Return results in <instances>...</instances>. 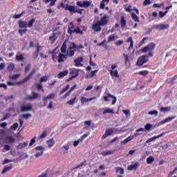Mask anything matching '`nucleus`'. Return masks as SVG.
Instances as JSON below:
<instances>
[{"mask_svg": "<svg viewBox=\"0 0 177 177\" xmlns=\"http://www.w3.org/2000/svg\"><path fill=\"white\" fill-rule=\"evenodd\" d=\"M34 74H35V69H32V71L29 73V75L26 78H24L22 81L17 82V83H14L12 82H7V85H8V86H12L13 85H21V84H24V82H27V81H28V80H30V78H31V77H32Z\"/></svg>", "mask_w": 177, "mask_h": 177, "instance_id": "f257e3e1", "label": "nucleus"}, {"mask_svg": "<svg viewBox=\"0 0 177 177\" xmlns=\"http://www.w3.org/2000/svg\"><path fill=\"white\" fill-rule=\"evenodd\" d=\"M68 55L59 53L58 55V63L64 62V59L66 60Z\"/></svg>", "mask_w": 177, "mask_h": 177, "instance_id": "f3484780", "label": "nucleus"}, {"mask_svg": "<svg viewBox=\"0 0 177 177\" xmlns=\"http://www.w3.org/2000/svg\"><path fill=\"white\" fill-rule=\"evenodd\" d=\"M109 15H104L98 22H100L102 26H107V24H109Z\"/></svg>", "mask_w": 177, "mask_h": 177, "instance_id": "1a4fd4ad", "label": "nucleus"}, {"mask_svg": "<svg viewBox=\"0 0 177 177\" xmlns=\"http://www.w3.org/2000/svg\"><path fill=\"white\" fill-rule=\"evenodd\" d=\"M47 145H48V147H50V148L52 147L53 146L55 145V140H53V138L48 140L47 141Z\"/></svg>", "mask_w": 177, "mask_h": 177, "instance_id": "e433bc0d", "label": "nucleus"}, {"mask_svg": "<svg viewBox=\"0 0 177 177\" xmlns=\"http://www.w3.org/2000/svg\"><path fill=\"white\" fill-rule=\"evenodd\" d=\"M31 110H32V106L31 105L21 106V113H24L26 111H31Z\"/></svg>", "mask_w": 177, "mask_h": 177, "instance_id": "412c9836", "label": "nucleus"}, {"mask_svg": "<svg viewBox=\"0 0 177 177\" xmlns=\"http://www.w3.org/2000/svg\"><path fill=\"white\" fill-rule=\"evenodd\" d=\"M70 146H71V142H68L66 145H64L62 147V149H64V150H66V151H67V150L70 149Z\"/></svg>", "mask_w": 177, "mask_h": 177, "instance_id": "09e8293b", "label": "nucleus"}, {"mask_svg": "<svg viewBox=\"0 0 177 177\" xmlns=\"http://www.w3.org/2000/svg\"><path fill=\"white\" fill-rule=\"evenodd\" d=\"M66 50H67V44H66V41H64L61 47L62 53H66Z\"/></svg>", "mask_w": 177, "mask_h": 177, "instance_id": "c9c22d12", "label": "nucleus"}, {"mask_svg": "<svg viewBox=\"0 0 177 177\" xmlns=\"http://www.w3.org/2000/svg\"><path fill=\"white\" fill-rule=\"evenodd\" d=\"M35 150L37 151L35 156H42L44 154V151H45V148L44 147H36Z\"/></svg>", "mask_w": 177, "mask_h": 177, "instance_id": "ddd939ff", "label": "nucleus"}, {"mask_svg": "<svg viewBox=\"0 0 177 177\" xmlns=\"http://www.w3.org/2000/svg\"><path fill=\"white\" fill-rule=\"evenodd\" d=\"M27 146H28V142H24L22 143H19L17 147V149H24L25 147H27Z\"/></svg>", "mask_w": 177, "mask_h": 177, "instance_id": "7c9ffc66", "label": "nucleus"}, {"mask_svg": "<svg viewBox=\"0 0 177 177\" xmlns=\"http://www.w3.org/2000/svg\"><path fill=\"white\" fill-rule=\"evenodd\" d=\"M76 5L80 8H89L91 6V1H77Z\"/></svg>", "mask_w": 177, "mask_h": 177, "instance_id": "423d86ee", "label": "nucleus"}, {"mask_svg": "<svg viewBox=\"0 0 177 177\" xmlns=\"http://www.w3.org/2000/svg\"><path fill=\"white\" fill-rule=\"evenodd\" d=\"M97 71H99V70L96 69L95 71H93L90 73L89 75L87 76V78H93V77L95 75H96V73H97Z\"/></svg>", "mask_w": 177, "mask_h": 177, "instance_id": "79ce46f5", "label": "nucleus"}, {"mask_svg": "<svg viewBox=\"0 0 177 177\" xmlns=\"http://www.w3.org/2000/svg\"><path fill=\"white\" fill-rule=\"evenodd\" d=\"M69 51L67 52L68 55L67 56H69V57H73L75 53V50L74 49H68Z\"/></svg>", "mask_w": 177, "mask_h": 177, "instance_id": "58836bf2", "label": "nucleus"}, {"mask_svg": "<svg viewBox=\"0 0 177 177\" xmlns=\"http://www.w3.org/2000/svg\"><path fill=\"white\" fill-rule=\"evenodd\" d=\"M68 89H70V84L66 85L63 89L60 91V95H63V93H64V92L66 91H68Z\"/></svg>", "mask_w": 177, "mask_h": 177, "instance_id": "49530a36", "label": "nucleus"}, {"mask_svg": "<svg viewBox=\"0 0 177 177\" xmlns=\"http://www.w3.org/2000/svg\"><path fill=\"white\" fill-rule=\"evenodd\" d=\"M10 113H6L4 117L1 119V121H5L6 120L10 118Z\"/></svg>", "mask_w": 177, "mask_h": 177, "instance_id": "680f3d73", "label": "nucleus"}, {"mask_svg": "<svg viewBox=\"0 0 177 177\" xmlns=\"http://www.w3.org/2000/svg\"><path fill=\"white\" fill-rule=\"evenodd\" d=\"M12 168H13V167H12V166H6L3 169L1 174H6V172H9V171H10V169H12Z\"/></svg>", "mask_w": 177, "mask_h": 177, "instance_id": "f704fd0d", "label": "nucleus"}, {"mask_svg": "<svg viewBox=\"0 0 177 177\" xmlns=\"http://www.w3.org/2000/svg\"><path fill=\"white\" fill-rule=\"evenodd\" d=\"M27 156H17L13 160L14 162H21L23 160H26Z\"/></svg>", "mask_w": 177, "mask_h": 177, "instance_id": "2eb2a0df", "label": "nucleus"}, {"mask_svg": "<svg viewBox=\"0 0 177 177\" xmlns=\"http://www.w3.org/2000/svg\"><path fill=\"white\" fill-rule=\"evenodd\" d=\"M17 128H19V123H14L13 125L11 126V129H12V131H16Z\"/></svg>", "mask_w": 177, "mask_h": 177, "instance_id": "13d9d810", "label": "nucleus"}, {"mask_svg": "<svg viewBox=\"0 0 177 177\" xmlns=\"http://www.w3.org/2000/svg\"><path fill=\"white\" fill-rule=\"evenodd\" d=\"M7 68L10 73H12V71H13L15 70V64L14 63H8Z\"/></svg>", "mask_w": 177, "mask_h": 177, "instance_id": "2f4dec72", "label": "nucleus"}, {"mask_svg": "<svg viewBox=\"0 0 177 177\" xmlns=\"http://www.w3.org/2000/svg\"><path fill=\"white\" fill-rule=\"evenodd\" d=\"M19 28H27L28 26V24L26 21H21L19 20Z\"/></svg>", "mask_w": 177, "mask_h": 177, "instance_id": "393cba45", "label": "nucleus"}, {"mask_svg": "<svg viewBox=\"0 0 177 177\" xmlns=\"http://www.w3.org/2000/svg\"><path fill=\"white\" fill-rule=\"evenodd\" d=\"M149 62V58L147 55H142L138 58L136 62V66L138 67H142L143 64L147 63Z\"/></svg>", "mask_w": 177, "mask_h": 177, "instance_id": "7ed1b4c3", "label": "nucleus"}, {"mask_svg": "<svg viewBox=\"0 0 177 177\" xmlns=\"http://www.w3.org/2000/svg\"><path fill=\"white\" fill-rule=\"evenodd\" d=\"M19 77H20V75L19 74H15L14 75L10 76L9 78L10 80H17V78H19Z\"/></svg>", "mask_w": 177, "mask_h": 177, "instance_id": "338daca9", "label": "nucleus"}, {"mask_svg": "<svg viewBox=\"0 0 177 177\" xmlns=\"http://www.w3.org/2000/svg\"><path fill=\"white\" fill-rule=\"evenodd\" d=\"M140 75H142L143 77H146L149 74V71H142L138 73Z\"/></svg>", "mask_w": 177, "mask_h": 177, "instance_id": "864d4df0", "label": "nucleus"}, {"mask_svg": "<svg viewBox=\"0 0 177 177\" xmlns=\"http://www.w3.org/2000/svg\"><path fill=\"white\" fill-rule=\"evenodd\" d=\"M139 167V163H136L134 165H131L127 167L128 171H136Z\"/></svg>", "mask_w": 177, "mask_h": 177, "instance_id": "5701e85b", "label": "nucleus"}, {"mask_svg": "<svg viewBox=\"0 0 177 177\" xmlns=\"http://www.w3.org/2000/svg\"><path fill=\"white\" fill-rule=\"evenodd\" d=\"M69 75L71 77L66 80V82H70V81H72V80H74V78H77L78 75H80V69L75 68H69Z\"/></svg>", "mask_w": 177, "mask_h": 177, "instance_id": "f03ea898", "label": "nucleus"}, {"mask_svg": "<svg viewBox=\"0 0 177 177\" xmlns=\"http://www.w3.org/2000/svg\"><path fill=\"white\" fill-rule=\"evenodd\" d=\"M115 169L116 174H120V175H122L124 174V168L116 167Z\"/></svg>", "mask_w": 177, "mask_h": 177, "instance_id": "37998d69", "label": "nucleus"}, {"mask_svg": "<svg viewBox=\"0 0 177 177\" xmlns=\"http://www.w3.org/2000/svg\"><path fill=\"white\" fill-rule=\"evenodd\" d=\"M122 113H124L127 117H131V111H129V109L122 110Z\"/></svg>", "mask_w": 177, "mask_h": 177, "instance_id": "603ef678", "label": "nucleus"}, {"mask_svg": "<svg viewBox=\"0 0 177 177\" xmlns=\"http://www.w3.org/2000/svg\"><path fill=\"white\" fill-rule=\"evenodd\" d=\"M131 19H133L134 21H136L137 23H139V21H140V19H139V17L136 15L135 12H131Z\"/></svg>", "mask_w": 177, "mask_h": 177, "instance_id": "c756f323", "label": "nucleus"}, {"mask_svg": "<svg viewBox=\"0 0 177 177\" xmlns=\"http://www.w3.org/2000/svg\"><path fill=\"white\" fill-rule=\"evenodd\" d=\"M113 153V151L109 150V151H105L102 152L103 156H110V154Z\"/></svg>", "mask_w": 177, "mask_h": 177, "instance_id": "0e129e2a", "label": "nucleus"}, {"mask_svg": "<svg viewBox=\"0 0 177 177\" xmlns=\"http://www.w3.org/2000/svg\"><path fill=\"white\" fill-rule=\"evenodd\" d=\"M170 110H171V108H169V106L161 107L160 109L161 113H167V112L169 111Z\"/></svg>", "mask_w": 177, "mask_h": 177, "instance_id": "c03bdc74", "label": "nucleus"}, {"mask_svg": "<svg viewBox=\"0 0 177 177\" xmlns=\"http://www.w3.org/2000/svg\"><path fill=\"white\" fill-rule=\"evenodd\" d=\"M15 60L17 62H24V54L21 53L19 55H16Z\"/></svg>", "mask_w": 177, "mask_h": 177, "instance_id": "a878e982", "label": "nucleus"}, {"mask_svg": "<svg viewBox=\"0 0 177 177\" xmlns=\"http://www.w3.org/2000/svg\"><path fill=\"white\" fill-rule=\"evenodd\" d=\"M47 99H55V93H52L48 95V96H46V97H44L43 102H45V100H46Z\"/></svg>", "mask_w": 177, "mask_h": 177, "instance_id": "a19ab883", "label": "nucleus"}, {"mask_svg": "<svg viewBox=\"0 0 177 177\" xmlns=\"http://www.w3.org/2000/svg\"><path fill=\"white\" fill-rule=\"evenodd\" d=\"M174 118H175V117L167 118L165 120L161 121L160 124H161V125H162L163 124H167V122H169L172 121V120H174Z\"/></svg>", "mask_w": 177, "mask_h": 177, "instance_id": "72a5a7b5", "label": "nucleus"}, {"mask_svg": "<svg viewBox=\"0 0 177 177\" xmlns=\"http://www.w3.org/2000/svg\"><path fill=\"white\" fill-rule=\"evenodd\" d=\"M32 117V115L31 113H26V114H22L21 118H24L25 120H28V118Z\"/></svg>", "mask_w": 177, "mask_h": 177, "instance_id": "de8ad7c7", "label": "nucleus"}, {"mask_svg": "<svg viewBox=\"0 0 177 177\" xmlns=\"http://www.w3.org/2000/svg\"><path fill=\"white\" fill-rule=\"evenodd\" d=\"M120 26L121 28H125V27H127V19H125V17H124V15H122L120 17Z\"/></svg>", "mask_w": 177, "mask_h": 177, "instance_id": "a211bd4d", "label": "nucleus"}, {"mask_svg": "<svg viewBox=\"0 0 177 177\" xmlns=\"http://www.w3.org/2000/svg\"><path fill=\"white\" fill-rule=\"evenodd\" d=\"M117 64H113L111 66V70L109 71V73L111 77H115V78H120V75H118V70L117 68ZM115 70V71H114Z\"/></svg>", "mask_w": 177, "mask_h": 177, "instance_id": "39448f33", "label": "nucleus"}, {"mask_svg": "<svg viewBox=\"0 0 177 177\" xmlns=\"http://www.w3.org/2000/svg\"><path fill=\"white\" fill-rule=\"evenodd\" d=\"M154 49H156V44L151 43V44H149L147 46L141 48L140 52H142V53H146L148 51L153 52Z\"/></svg>", "mask_w": 177, "mask_h": 177, "instance_id": "20e7f679", "label": "nucleus"}, {"mask_svg": "<svg viewBox=\"0 0 177 177\" xmlns=\"http://www.w3.org/2000/svg\"><path fill=\"white\" fill-rule=\"evenodd\" d=\"M75 6H70L68 4L66 5L65 10H68L71 13H75Z\"/></svg>", "mask_w": 177, "mask_h": 177, "instance_id": "aec40b11", "label": "nucleus"}, {"mask_svg": "<svg viewBox=\"0 0 177 177\" xmlns=\"http://www.w3.org/2000/svg\"><path fill=\"white\" fill-rule=\"evenodd\" d=\"M124 44V40H118L116 42H115V45L116 46H121Z\"/></svg>", "mask_w": 177, "mask_h": 177, "instance_id": "bf43d9fd", "label": "nucleus"}, {"mask_svg": "<svg viewBox=\"0 0 177 177\" xmlns=\"http://www.w3.org/2000/svg\"><path fill=\"white\" fill-rule=\"evenodd\" d=\"M9 162H14L13 159H5V160L3 161V165H5V164H9Z\"/></svg>", "mask_w": 177, "mask_h": 177, "instance_id": "e2e57ef3", "label": "nucleus"}, {"mask_svg": "<svg viewBox=\"0 0 177 177\" xmlns=\"http://www.w3.org/2000/svg\"><path fill=\"white\" fill-rule=\"evenodd\" d=\"M32 95H29L28 96V100H34V99H37L39 96H41L38 93H35V91L32 92Z\"/></svg>", "mask_w": 177, "mask_h": 177, "instance_id": "b1692460", "label": "nucleus"}, {"mask_svg": "<svg viewBox=\"0 0 177 177\" xmlns=\"http://www.w3.org/2000/svg\"><path fill=\"white\" fill-rule=\"evenodd\" d=\"M35 23V18H32L28 23V27L31 28Z\"/></svg>", "mask_w": 177, "mask_h": 177, "instance_id": "a18cd8bd", "label": "nucleus"}, {"mask_svg": "<svg viewBox=\"0 0 177 177\" xmlns=\"http://www.w3.org/2000/svg\"><path fill=\"white\" fill-rule=\"evenodd\" d=\"M132 140V138L128 137L126 139H124L123 141L121 142L122 145H126V143H128V142H131Z\"/></svg>", "mask_w": 177, "mask_h": 177, "instance_id": "5fc2aeb1", "label": "nucleus"}, {"mask_svg": "<svg viewBox=\"0 0 177 177\" xmlns=\"http://www.w3.org/2000/svg\"><path fill=\"white\" fill-rule=\"evenodd\" d=\"M75 100H77V96H75L73 99L69 100L67 102V104L69 106H74V104H75Z\"/></svg>", "mask_w": 177, "mask_h": 177, "instance_id": "473e14b6", "label": "nucleus"}, {"mask_svg": "<svg viewBox=\"0 0 177 177\" xmlns=\"http://www.w3.org/2000/svg\"><path fill=\"white\" fill-rule=\"evenodd\" d=\"M83 60H84V58H82V57H80L77 59H75L74 63H75V67H82V64L81 63H82Z\"/></svg>", "mask_w": 177, "mask_h": 177, "instance_id": "dca6fc26", "label": "nucleus"}, {"mask_svg": "<svg viewBox=\"0 0 177 177\" xmlns=\"http://www.w3.org/2000/svg\"><path fill=\"white\" fill-rule=\"evenodd\" d=\"M114 133V130L113 129H108L106 130L105 133L102 136V139H106L110 135H113Z\"/></svg>", "mask_w": 177, "mask_h": 177, "instance_id": "4468645a", "label": "nucleus"}, {"mask_svg": "<svg viewBox=\"0 0 177 177\" xmlns=\"http://www.w3.org/2000/svg\"><path fill=\"white\" fill-rule=\"evenodd\" d=\"M164 135V133L157 136H153L149 139H148L147 141H146V143H150V142H153V140H156V139H158V138H161V136H162Z\"/></svg>", "mask_w": 177, "mask_h": 177, "instance_id": "bb28decb", "label": "nucleus"}, {"mask_svg": "<svg viewBox=\"0 0 177 177\" xmlns=\"http://www.w3.org/2000/svg\"><path fill=\"white\" fill-rule=\"evenodd\" d=\"M56 35H57V34H56L54 32L53 33V35L49 37V41H52L51 44H55V42H56V39H57V37H56Z\"/></svg>", "mask_w": 177, "mask_h": 177, "instance_id": "c85d7f7f", "label": "nucleus"}, {"mask_svg": "<svg viewBox=\"0 0 177 177\" xmlns=\"http://www.w3.org/2000/svg\"><path fill=\"white\" fill-rule=\"evenodd\" d=\"M155 28H156V30H159L160 31H162V30H168V28H169V24H160L156 25Z\"/></svg>", "mask_w": 177, "mask_h": 177, "instance_id": "9d476101", "label": "nucleus"}, {"mask_svg": "<svg viewBox=\"0 0 177 177\" xmlns=\"http://www.w3.org/2000/svg\"><path fill=\"white\" fill-rule=\"evenodd\" d=\"M126 42H130L129 50H131V49H133V39H132V37H129L128 39H127Z\"/></svg>", "mask_w": 177, "mask_h": 177, "instance_id": "cd10ccee", "label": "nucleus"}, {"mask_svg": "<svg viewBox=\"0 0 177 177\" xmlns=\"http://www.w3.org/2000/svg\"><path fill=\"white\" fill-rule=\"evenodd\" d=\"M102 114H114V110L106 109L102 112Z\"/></svg>", "mask_w": 177, "mask_h": 177, "instance_id": "4c0bfd02", "label": "nucleus"}, {"mask_svg": "<svg viewBox=\"0 0 177 177\" xmlns=\"http://www.w3.org/2000/svg\"><path fill=\"white\" fill-rule=\"evenodd\" d=\"M104 2H106V3H109V2H110V0H102L101 2H100V8L101 9H104L105 6H106V4L104 3Z\"/></svg>", "mask_w": 177, "mask_h": 177, "instance_id": "ea45409f", "label": "nucleus"}, {"mask_svg": "<svg viewBox=\"0 0 177 177\" xmlns=\"http://www.w3.org/2000/svg\"><path fill=\"white\" fill-rule=\"evenodd\" d=\"M5 143H15L16 142V140L12 136H6L4 138Z\"/></svg>", "mask_w": 177, "mask_h": 177, "instance_id": "6ab92c4d", "label": "nucleus"}, {"mask_svg": "<svg viewBox=\"0 0 177 177\" xmlns=\"http://www.w3.org/2000/svg\"><path fill=\"white\" fill-rule=\"evenodd\" d=\"M109 97H111V99H113L112 101V105L115 104V103L117 102V97H115V96L110 93H108L107 95L104 96V102H110L111 100L109 99Z\"/></svg>", "mask_w": 177, "mask_h": 177, "instance_id": "0eeeda50", "label": "nucleus"}, {"mask_svg": "<svg viewBox=\"0 0 177 177\" xmlns=\"http://www.w3.org/2000/svg\"><path fill=\"white\" fill-rule=\"evenodd\" d=\"M113 41H115V35H111L108 38V43L113 42Z\"/></svg>", "mask_w": 177, "mask_h": 177, "instance_id": "6e6d98bb", "label": "nucleus"}, {"mask_svg": "<svg viewBox=\"0 0 177 177\" xmlns=\"http://www.w3.org/2000/svg\"><path fill=\"white\" fill-rule=\"evenodd\" d=\"M66 75H68V70H65L62 72H59L57 75V78L62 79L64 77H66Z\"/></svg>", "mask_w": 177, "mask_h": 177, "instance_id": "4be33fe9", "label": "nucleus"}, {"mask_svg": "<svg viewBox=\"0 0 177 177\" xmlns=\"http://www.w3.org/2000/svg\"><path fill=\"white\" fill-rule=\"evenodd\" d=\"M102 25L100 24L99 21H97L95 24H93L92 25V30L95 31V32H99L102 31Z\"/></svg>", "mask_w": 177, "mask_h": 177, "instance_id": "6e6552de", "label": "nucleus"}, {"mask_svg": "<svg viewBox=\"0 0 177 177\" xmlns=\"http://www.w3.org/2000/svg\"><path fill=\"white\" fill-rule=\"evenodd\" d=\"M23 15H24V11H23L21 14H15L12 17L13 19H20Z\"/></svg>", "mask_w": 177, "mask_h": 177, "instance_id": "4d7b16f0", "label": "nucleus"}, {"mask_svg": "<svg viewBox=\"0 0 177 177\" xmlns=\"http://www.w3.org/2000/svg\"><path fill=\"white\" fill-rule=\"evenodd\" d=\"M153 161H154V158H153L152 156H149L147 159V164H151L153 162Z\"/></svg>", "mask_w": 177, "mask_h": 177, "instance_id": "052dcab7", "label": "nucleus"}, {"mask_svg": "<svg viewBox=\"0 0 177 177\" xmlns=\"http://www.w3.org/2000/svg\"><path fill=\"white\" fill-rule=\"evenodd\" d=\"M75 32L76 34H80V35H84V31H82L81 29H80V27H76L73 30H68V34H74Z\"/></svg>", "mask_w": 177, "mask_h": 177, "instance_id": "f8f14e48", "label": "nucleus"}, {"mask_svg": "<svg viewBox=\"0 0 177 177\" xmlns=\"http://www.w3.org/2000/svg\"><path fill=\"white\" fill-rule=\"evenodd\" d=\"M167 13H168V10H166L165 12H162V11H160L159 12V17L160 19H162V17H165Z\"/></svg>", "mask_w": 177, "mask_h": 177, "instance_id": "3c124183", "label": "nucleus"}, {"mask_svg": "<svg viewBox=\"0 0 177 177\" xmlns=\"http://www.w3.org/2000/svg\"><path fill=\"white\" fill-rule=\"evenodd\" d=\"M96 99V97H92L90 98H86L85 97H82L80 98L81 103L82 106H84V103H88V102H92V100H95Z\"/></svg>", "mask_w": 177, "mask_h": 177, "instance_id": "9b49d317", "label": "nucleus"}, {"mask_svg": "<svg viewBox=\"0 0 177 177\" xmlns=\"http://www.w3.org/2000/svg\"><path fill=\"white\" fill-rule=\"evenodd\" d=\"M36 86L38 89V91H42L44 92V86L41 84H36Z\"/></svg>", "mask_w": 177, "mask_h": 177, "instance_id": "69168bd1", "label": "nucleus"}, {"mask_svg": "<svg viewBox=\"0 0 177 177\" xmlns=\"http://www.w3.org/2000/svg\"><path fill=\"white\" fill-rule=\"evenodd\" d=\"M49 80V76L45 75L40 78V82H46Z\"/></svg>", "mask_w": 177, "mask_h": 177, "instance_id": "8fccbe9b", "label": "nucleus"}, {"mask_svg": "<svg viewBox=\"0 0 177 177\" xmlns=\"http://www.w3.org/2000/svg\"><path fill=\"white\" fill-rule=\"evenodd\" d=\"M162 6H164V3H160V4H158V3H154L153 5V8H161Z\"/></svg>", "mask_w": 177, "mask_h": 177, "instance_id": "774afa93", "label": "nucleus"}]
</instances>
